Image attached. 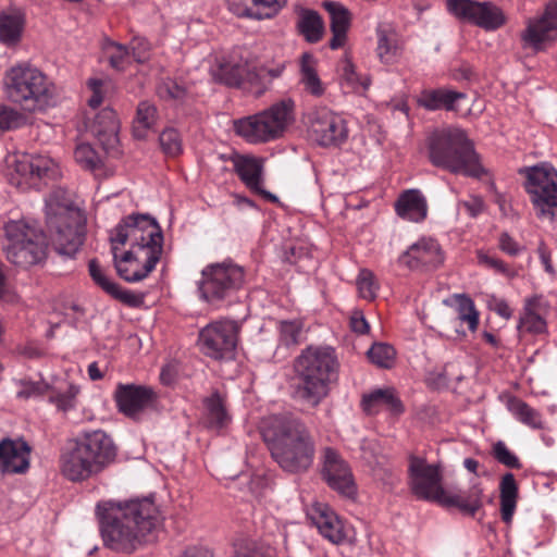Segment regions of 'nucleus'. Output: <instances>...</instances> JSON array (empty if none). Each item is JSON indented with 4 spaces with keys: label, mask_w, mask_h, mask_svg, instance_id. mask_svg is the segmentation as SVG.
<instances>
[{
    "label": "nucleus",
    "mask_w": 557,
    "mask_h": 557,
    "mask_svg": "<svg viewBox=\"0 0 557 557\" xmlns=\"http://www.w3.org/2000/svg\"><path fill=\"white\" fill-rule=\"evenodd\" d=\"M113 263L121 278L137 283L156 268L163 249V234L147 214L124 218L111 232Z\"/></svg>",
    "instance_id": "nucleus-1"
},
{
    "label": "nucleus",
    "mask_w": 557,
    "mask_h": 557,
    "mask_svg": "<svg viewBox=\"0 0 557 557\" xmlns=\"http://www.w3.org/2000/svg\"><path fill=\"white\" fill-rule=\"evenodd\" d=\"M100 534L106 547L124 554L138 549L159 523L158 509L149 498L98 504Z\"/></svg>",
    "instance_id": "nucleus-2"
},
{
    "label": "nucleus",
    "mask_w": 557,
    "mask_h": 557,
    "mask_svg": "<svg viewBox=\"0 0 557 557\" xmlns=\"http://www.w3.org/2000/svg\"><path fill=\"white\" fill-rule=\"evenodd\" d=\"M262 436L283 470L297 473L311 467L315 444L299 418L287 413L269 417L263 423Z\"/></svg>",
    "instance_id": "nucleus-3"
},
{
    "label": "nucleus",
    "mask_w": 557,
    "mask_h": 557,
    "mask_svg": "<svg viewBox=\"0 0 557 557\" xmlns=\"http://www.w3.org/2000/svg\"><path fill=\"white\" fill-rule=\"evenodd\" d=\"M339 368L333 347H307L294 361L293 398L312 408L319 406L337 382Z\"/></svg>",
    "instance_id": "nucleus-4"
},
{
    "label": "nucleus",
    "mask_w": 557,
    "mask_h": 557,
    "mask_svg": "<svg viewBox=\"0 0 557 557\" xmlns=\"http://www.w3.org/2000/svg\"><path fill=\"white\" fill-rule=\"evenodd\" d=\"M117 448L101 429L82 430L61 456V471L71 481H84L114 462Z\"/></svg>",
    "instance_id": "nucleus-5"
},
{
    "label": "nucleus",
    "mask_w": 557,
    "mask_h": 557,
    "mask_svg": "<svg viewBox=\"0 0 557 557\" xmlns=\"http://www.w3.org/2000/svg\"><path fill=\"white\" fill-rule=\"evenodd\" d=\"M430 162L454 174L480 178L485 173L466 132L458 127L435 131L428 138Z\"/></svg>",
    "instance_id": "nucleus-6"
},
{
    "label": "nucleus",
    "mask_w": 557,
    "mask_h": 557,
    "mask_svg": "<svg viewBox=\"0 0 557 557\" xmlns=\"http://www.w3.org/2000/svg\"><path fill=\"white\" fill-rule=\"evenodd\" d=\"M3 87L8 98L28 112L45 111L57 103V86L40 69L22 62L4 74Z\"/></svg>",
    "instance_id": "nucleus-7"
},
{
    "label": "nucleus",
    "mask_w": 557,
    "mask_h": 557,
    "mask_svg": "<svg viewBox=\"0 0 557 557\" xmlns=\"http://www.w3.org/2000/svg\"><path fill=\"white\" fill-rule=\"evenodd\" d=\"M59 193H52L46 200L47 226L55 251L72 258L85 239V226L81 214L71 203L61 202Z\"/></svg>",
    "instance_id": "nucleus-8"
},
{
    "label": "nucleus",
    "mask_w": 557,
    "mask_h": 557,
    "mask_svg": "<svg viewBox=\"0 0 557 557\" xmlns=\"http://www.w3.org/2000/svg\"><path fill=\"white\" fill-rule=\"evenodd\" d=\"M295 103L281 100L269 109L234 122L235 133L250 144L269 143L280 138L294 121Z\"/></svg>",
    "instance_id": "nucleus-9"
},
{
    "label": "nucleus",
    "mask_w": 557,
    "mask_h": 557,
    "mask_svg": "<svg viewBox=\"0 0 557 557\" xmlns=\"http://www.w3.org/2000/svg\"><path fill=\"white\" fill-rule=\"evenodd\" d=\"M7 259L27 269L46 259L47 242L44 232L26 221H10L4 226Z\"/></svg>",
    "instance_id": "nucleus-10"
},
{
    "label": "nucleus",
    "mask_w": 557,
    "mask_h": 557,
    "mask_svg": "<svg viewBox=\"0 0 557 557\" xmlns=\"http://www.w3.org/2000/svg\"><path fill=\"white\" fill-rule=\"evenodd\" d=\"M524 178V189L537 218L557 219V170L548 162H541L519 170Z\"/></svg>",
    "instance_id": "nucleus-11"
},
{
    "label": "nucleus",
    "mask_w": 557,
    "mask_h": 557,
    "mask_svg": "<svg viewBox=\"0 0 557 557\" xmlns=\"http://www.w3.org/2000/svg\"><path fill=\"white\" fill-rule=\"evenodd\" d=\"M244 283V268L225 260L203 268L198 289L202 299L215 304L242 288Z\"/></svg>",
    "instance_id": "nucleus-12"
},
{
    "label": "nucleus",
    "mask_w": 557,
    "mask_h": 557,
    "mask_svg": "<svg viewBox=\"0 0 557 557\" xmlns=\"http://www.w3.org/2000/svg\"><path fill=\"white\" fill-rule=\"evenodd\" d=\"M408 461V484L412 494L419 499L442 505L448 493L442 485V466L429 463L425 458L413 454L409 455Z\"/></svg>",
    "instance_id": "nucleus-13"
},
{
    "label": "nucleus",
    "mask_w": 557,
    "mask_h": 557,
    "mask_svg": "<svg viewBox=\"0 0 557 557\" xmlns=\"http://www.w3.org/2000/svg\"><path fill=\"white\" fill-rule=\"evenodd\" d=\"M239 325L228 319L213 321L199 332V349L213 359L231 358L237 345Z\"/></svg>",
    "instance_id": "nucleus-14"
},
{
    "label": "nucleus",
    "mask_w": 557,
    "mask_h": 557,
    "mask_svg": "<svg viewBox=\"0 0 557 557\" xmlns=\"http://www.w3.org/2000/svg\"><path fill=\"white\" fill-rule=\"evenodd\" d=\"M446 8L458 20L472 23L485 30H496L507 21L503 10L490 1L446 0Z\"/></svg>",
    "instance_id": "nucleus-15"
},
{
    "label": "nucleus",
    "mask_w": 557,
    "mask_h": 557,
    "mask_svg": "<svg viewBox=\"0 0 557 557\" xmlns=\"http://www.w3.org/2000/svg\"><path fill=\"white\" fill-rule=\"evenodd\" d=\"M308 132L323 147L338 146L348 137L346 122L327 108H317L308 114Z\"/></svg>",
    "instance_id": "nucleus-16"
},
{
    "label": "nucleus",
    "mask_w": 557,
    "mask_h": 557,
    "mask_svg": "<svg viewBox=\"0 0 557 557\" xmlns=\"http://www.w3.org/2000/svg\"><path fill=\"white\" fill-rule=\"evenodd\" d=\"M523 47L542 51L557 40V0L546 3L541 16L527 21L520 35Z\"/></svg>",
    "instance_id": "nucleus-17"
},
{
    "label": "nucleus",
    "mask_w": 557,
    "mask_h": 557,
    "mask_svg": "<svg viewBox=\"0 0 557 557\" xmlns=\"http://www.w3.org/2000/svg\"><path fill=\"white\" fill-rule=\"evenodd\" d=\"M322 474L329 486L347 497L356 493V485L348 463L333 448L323 450Z\"/></svg>",
    "instance_id": "nucleus-18"
},
{
    "label": "nucleus",
    "mask_w": 557,
    "mask_h": 557,
    "mask_svg": "<svg viewBox=\"0 0 557 557\" xmlns=\"http://www.w3.org/2000/svg\"><path fill=\"white\" fill-rule=\"evenodd\" d=\"M32 447L23 437L0 440V474H25L30 467Z\"/></svg>",
    "instance_id": "nucleus-19"
},
{
    "label": "nucleus",
    "mask_w": 557,
    "mask_h": 557,
    "mask_svg": "<svg viewBox=\"0 0 557 557\" xmlns=\"http://www.w3.org/2000/svg\"><path fill=\"white\" fill-rule=\"evenodd\" d=\"M268 75L274 77L277 76V73L265 69L257 70L247 62H223L212 70V76L215 81L234 87H240L246 82L251 85L259 84Z\"/></svg>",
    "instance_id": "nucleus-20"
},
{
    "label": "nucleus",
    "mask_w": 557,
    "mask_h": 557,
    "mask_svg": "<svg viewBox=\"0 0 557 557\" xmlns=\"http://www.w3.org/2000/svg\"><path fill=\"white\" fill-rule=\"evenodd\" d=\"M443 261V251L438 243L433 238L419 239L399 257V263L411 270L435 269Z\"/></svg>",
    "instance_id": "nucleus-21"
},
{
    "label": "nucleus",
    "mask_w": 557,
    "mask_h": 557,
    "mask_svg": "<svg viewBox=\"0 0 557 557\" xmlns=\"http://www.w3.org/2000/svg\"><path fill=\"white\" fill-rule=\"evenodd\" d=\"M13 164L15 173L22 178L16 182L17 185L28 184L33 180L54 177L58 173L55 162L51 158L41 154L15 157Z\"/></svg>",
    "instance_id": "nucleus-22"
},
{
    "label": "nucleus",
    "mask_w": 557,
    "mask_h": 557,
    "mask_svg": "<svg viewBox=\"0 0 557 557\" xmlns=\"http://www.w3.org/2000/svg\"><path fill=\"white\" fill-rule=\"evenodd\" d=\"M234 169L243 183L252 191L261 195L271 202H276L277 197L263 189V164L262 160L250 157L239 156L234 160Z\"/></svg>",
    "instance_id": "nucleus-23"
},
{
    "label": "nucleus",
    "mask_w": 557,
    "mask_h": 557,
    "mask_svg": "<svg viewBox=\"0 0 557 557\" xmlns=\"http://www.w3.org/2000/svg\"><path fill=\"white\" fill-rule=\"evenodd\" d=\"M89 275L97 286L104 293L129 307H139L144 302V298L139 294H135L128 289H123L117 283L111 280L95 259L88 263Z\"/></svg>",
    "instance_id": "nucleus-24"
},
{
    "label": "nucleus",
    "mask_w": 557,
    "mask_h": 557,
    "mask_svg": "<svg viewBox=\"0 0 557 557\" xmlns=\"http://www.w3.org/2000/svg\"><path fill=\"white\" fill-rule=\"evenodd\" d=\"M89 275L97 286L104 293L129 307H139L144 302V298L139 294H135L128 289H123L117 283L111 280L95 259L88 263Z\"/></svg>",
    "instance_id": "nucleus-25"
},
{
    "label": "nucleus",
    "mask_w": 557,
    "mask_h": 557,
    "mask_svg": "<svg viewBox=\"0 0 557 557\" xmlns=\"http://www.w3.org/2000/svg\"><path fill=\"white\" fill-rule=\"evenodd\" d=\"M322 7L329 14L332 32L329 46L332 50L343 48L347 41V33L351 24L349 10L337 1H323Z\"/></svg>",
    "instance_id": "nucleus-26"
},
{
    "label": "nucleus",
    "mask_w": 557,
    "mask_h": 557,
    "mask_svg": "<svg viewBox=\"0 0 557 557\" xmlns=\"http://www.w3.org/2000/svg\"><path fill=\"white\" fill-rule=\"evenodd\" d=\"M286 0H227L231 12L239 17L265 20L275 16Z\"/></svg>",
    "instance_id": "nucleus-27"
},
{
    "label": "nucleus",
    "mask_w": 557,
    "mask_h": 557,
    "mask_svg": "<svg viewBox=\"0 0 557 557\" xmlns=\"http://www.w3.org/2000/svg\"><path fill=\"white\" fill-rule=\"evenodd\" d=\"M153 396V391L145 386L119 385L115 391L116 405L127 416H134L146 408Z\"/></svg>",
    "instance_id": "nucleus-28"
},
{
    "label": "nucleus",
    "mask_w": 557,
    "mask_h": 557,
    "mask_svg": "<svg viewBox=\"0 0 557 557\" xmlns=\"http://www.w3.org/2000/svg\"><path fill=\"white\" fill-rule=\"evenodd\" d=\"M309 518L320 534L331 543L339 544L345 540L343 522L327 506L322 504L313 506Z\"/></svg>",
    "instance_id": "nucleus-29"
},
{
    "label": "nucleus",
    "mask_w": 557,
    "mask_h": 557,
    "mask_svg": "<svg viewBox=\"0 0 557 557\" xmlns=\"http://www.w3.org/2000/svg\"><path fill=\"white\" fill-rule=\"evenodd\" d=\"M361 407L367 414H376L382 410H388L394 414H400L404 406L394 388H376L364 394Z\"/></svg>",
    "instance_id": "nucleus-30"
},
{
    "label": "nucleus",
    "mask_w": 557,
    "mask_h": 557,
    "mask_svg": "<svg viewBox=\"0 0 557 557\" xmlns=\"http://www.w3.org/2000/svg\"><path fill=\"white\" fill-rule=\"evenodd\" d=\"M395 210L401 219L418 223L426 218L428 202L420 190L409 189L399 196Z\"/></svg>",
    "instance_id": "nucleus-31"
},
{
    "label": "nucleus",
    "mask_w": 557,
    "mask_h": 557,
    "mask_svg": "<svg viewBox=\"0 0 557 557\" xmlns=\"http://www.w3.org/2000/svg\"><path fill=\"white\" fill-rule=\"evenodd\" d=\"M231 416L225 405V397L214 391L203 399L202 423L206 428L220 431L228 425Z\"/></svg>",
    "instance_id": "nucleus-32"
},
{
    "label": "nucleus",
    "mask_w": 557,
    "mask_h": 557,
    "mask_svg": "<svg viewBox=\"0 0 557 557\" xmlns=\"http://www.w3.org/2000/svg\"><path fill=\"white\" fill-rule=\"evenodd\" d=\"M25 26V14L21 10H11L0 14V42L8 47L20 42Z\"/></svg>",
    "instance_id": "nucleus-33"
},
{
    "label": "nucleus",
    "mask_w": 557,
    "mask_h": 557,
    "mask_svg": "<svg viewBox=\"0 0 557 557\" xmlns=\"http://www.w3.org/2000/svg\"><path fill=\"white\" fill-rule=\"evenodd\" d=\"M299 82L306 92L313 97H321L325 92V86L319 77L317 61L310 53H304L299 64Z\"/></svg>",
    "instance_id": "nucleus-34"
},
{
    "label": "nucleus",
    "mask_w": 557,
    "mask_h": 557,
    "mask_svg": "<svg viewBox=\"0 0 557 557\" xmlns=\"http://www.w3.org/2000/svg\"><path fill=\"white\" fill-rule=\"evenodd\" d=\"M466 98V94L449 90V89H434L425 90L419 98V104L423 108L435 111V110H455V103Z\"/></svg>",
    "instance_id": "nucleus-35"
},
{
    "label": "nucleus",
    "mask_w": 557,
    "mask_h": 557,
    "mask_svg": "<svg viewBox=\"0 0 557 557\" xmlns=\"http://www.w3.org/2000/svg\"><path fill=\"white\" fill-rule=\"evenodd\" d=\"M482 488L475 484L465 495L448 492L442 505L457 507L460 511L474 516L482 507Z\"/></svg>",
    "instance_id": "nucleus-36"
},
{
    "label": "nucleus",
    "mask_w": 557,
    "mask_h": 557,
    "mask_svg": "<svg viewBox=\"0 0 557 557\" xmlns=\"http://www.w3.org/2000/svg\"><path fill=\"white\" fill-rule=\"evenodd\" d=\"M500 513L504 522L509 523L517 506L518 485L512 473H506L499 484Z\"/></svg>",
    "instance_id": "nucleus-37"
},
{
    "label": "nucleus",
    "mask_w": 557,
    "mask_h": 557,
    "mask_svg": "<svg viewBox=\"0 0 557 557\" xmlns=\"http://www.w3.org/2000/svg\"><path fill=\"white\" fill-rule=\"evenodd\" d=\"M376 37L379 59L385 64L394 63L399 51L396 33L387 27H377Z\"/></svg>",
    "instance_id": "nucleus-38"
},
{
    "label": "nucleus",
    "mask_w": 557,
    "mask_h": 557,
    "mask_svg": "<svg viewBox=\"0 0 557 557\" xmlns=\"http://www.w3.org/2000/svg\"><path fill=\"white\" fill-rule=\"evenodd\" d=\"M298 29L309 42H318L324 33V23L318 12L304 10L298 17Z\"/></svg>",
    "instance_id": "nucleus-39"
},
{
    "label": "nucleus",
    "mask_w": 557,
    "mask_h": 557,
    "mask_svg": "<svg viewBox=\"0 0 557 557\" xmlns=\"http://www.w3.org/2000/svg\"><path fill=\"white\" fill-rule=\"evenodd\" d=\"M339 72L342 84L350 88L352 91H364L371 84L370 77L368 75L359 74L348 57H345L341 61Z\"/></svg>",
    "instance_id": "nucleus-40"
},
{
    "label": "nucleus",
    "mask_w": 557,
    "mask_h": 557,
    "mask_svg": "<svg viewBox=\"0 0 557 557\" xmlns=\"http://www.w3.org/2000/svg\"><path fill=\"white\" fill-rule=\"evenodd\" d=\"M453 300L457 312L456 320L460 323H467L468 329L474 332L479 325V312L473 300L465 294L454 295Z\"/></svg>",
    "instance_id": "nucleus-41"
},
{
    "label": "nucleus",
    "mask_w": 557,
    "mask_h": 557,
    "mask_svg": "<svg viewBox=\"0 0 557 557\" xmlns=\"http://www.w3.org/2000/svg\"><path fill=\"white\" fill-rule=\"evenodd\" d=\"M94 132L99 137L108 136L110 141H115L119 132L116 113L110 108L101 110L95 117Z\"/></svg>",
    "instance_id": "nucleus-42"
},
{
    "label": "nucleus",
    "mask_w": 557,
    "mask_h": 557,
    "mask_svg": "<svg viewBox=\"0 0 557 557\" xmlns=\"http://www.w3.org/2000/svg\"><path fill=\"white\" fill-rule=\"evenodd\" d=\"M102 50L115 70L123 71L132 61L128 47L116 41L104 39Z\"/></svg>",
    "instance_id": "nucleus-43"
},
{
    "label": "nucleus",
    "mask_w": 557,
    "mask_h": 557,
    "mask_svg": "<svg viewBox=\"0 0 557 557\" xmlns=\"http://www.w3.org/2000/svg\"><path fill=\"white\" fill-rule=\"evenodd\" d=\"M157 119V108L148 102L143 101L138 104L136 119L134 121V134L138 138H144L146 132L152 127Z\"/></svg>",
    "instance_id": "nucleus-44"
},
{
    "label": "nucleus",
    "mask_w": 557,
    "mask_h": 557,
    "mask_svg": "<svg viewBox=\"0 0 557 557\" xmlns=\"http://www.w3.org/2000/svg\"><path fill=\"white\" fill-rule=\"evenodd\" d=\"M512 414L523 424L532 429H542L543 422L539 411L531 408L527 403L520 399H513L509 404Z\"/></svg>",
    "instance_id": "nucleus-45"
},
{
    "label": "nucleus",
    "mask_w": 557,
    "mask_h": 557,
    "mask_svg": "<svg viewBox=\"0 0 557 557\" xmlns=\"http://www.w3.org/2000/svg\"><path fill=\"white\" fill-rule=\"evenodd\" d=\"M15 385L18 387L16 397L18 399L27 400L30 398H39L48 393L50 385L44 381H32V380H16Z\"/></svg>",
    "instance_id": "nucleus-46"
},
{
    "label": "nucleus",
    "mask_w": 557,
    "mask_h": 557,
    "mask_svg": "<svg viewBox=\"0 0 557 557\" xmlns=\"http://www.w3.org/2000/svg\"><path fill=\"white\" fill-rule=\"evenodd\" d=\"M367 355L373 364L388 369L394 363L396 351L388 344L375 343L370 347Z\"/></svg>",
    "instance_id": "nucleus-47"
},
{
    "label": "nucleus",
    "mask_w": 557,
    "mask_h": 557,
    "mask_svg": "<svg viewBox=\"0 0 557 557\" xmlns=\"http://www.w3.org/2000/svg\"><path fill=\"white\" fill-rule=\"evenodd\" d=\"M75 161L84 169L95 171L102 164L101 157L89 144H78L74 150Z\"/></svg>",
    "instance_id": "nucleus-48"
},
{
    "label": "nucleus",
    "mask_w": 557,
    "mask_h": 557,
    "mask_svg": "<svg viewBox=\"0 0 557 557\" xmlns=\"http://www.w3.org/2000/svg\"><path fill=\"white\" fill-rule=\"evenodd\" d=\"M302 323L298 320L283 321L280 324V341L285 346L296 345L300 342Z\"/></svg>",
    "instance_id": "nucleus-49"
},
{
    "label": "nucleus",
    "mask_w": 557,
    "mask_h": 557,
    "mask_svg": "<svg viewBox=\"0 0 557 557\" xmlns=\"http://www.w3.org/2000/svg\"><path fill=\"white\" fill-rule=\"evenodd\" d=\"M163 152L174 157L182 152V138L175 128H165L159 136Z\"/></svg>",
    "instance_id": "nucleus-50"
},
{
    "label": "nucleus",
    "mask_w": 557,
    "mask_h": 557,
    "mask_svg": "<svg viewBox=\"0 0 557 557\" xmlns=\"http://www.w3.org/2000/svg\"><path fill=\"white\" fill-rule=\"evenodd\" d=\"M546 317L523 310L518 329L528 333L543 334L547 331Z\"/></svg>",
    "instance_id": "nucleus-51"
},
{
    "label": "nucleus",
    "mask_w": 557,
    "mask_h": 557,
    "mask_svg": "<svg viewBox=\"0 0 557 557\" xmlns=\"http://www.w3.org/2000/svg\"><path fill=\"white\" fill-rule=\"evenodd\" d=\"M493 457L502 465L510 469H520L522 467L519 458L507 447L503 441H498L492 448Z\"/></svg>",
    "instance_id": "nucleus-52"
},
{
    "label": "nucleus",
    "mask_w": 557,
    "mask_h": 557,
    "mask_svg": "<svg viewBox=\"0 0 557 557\" xmlns=\"http://www.w3.org/2000/svg\"><path fill=\"white\" fill-rule=\"evenodd\" d=\"M478 261L480 264L494 270L496 273L503 274L507 277H515L516 272L512 271L507 263L494 255L484 251H478Z\"/></svg>",
    "instance_id": "nucleus-53"
},
{
    "label": "nucleus",
    "mask_w": 557,
    "mask_h": 557,
    "mask_svg": "<svg viewBox=\"0 0 557 557\" xmlns=\"http://www.w3.org/2000/svg\"><path fill=\"white\" fill-rule=\"evenodd\" d=\"M157 92L164 100H182L185 97L186 89L174 79L165 78L158 85Z\"/></svg>",
    "instance_id": "nucleus-54"
},
{
    "label": "nucleus",
    "mask_w": 557,
    "mask_h": 557,
    "mask_svg": "<svg viewBox=\"0 0 557 557\" xmlns=\"http://www.w3.org/2000/svg\"><path fill=\"white\" fill-rule=\"evenodd\" d=\"M357 287L360 296L363 299H374L376 296L377 286L374 283L372 272L369 270H361L357 278Z\"/></svg>",
    "instance_id": "nucleus-55"
},
{
    "label": "nucleus",
    "mask_w": 557,
    "mask_h": 557,
    "mask_svg": "<svg viewBox=\"0 0 557 557\" xmlns=\"http://www.w3.org/2000/svg\"><path fill=\"white\" fill-rule=\"evenodd\" d=\"M131 52V59L144 63L150 57V44L143 37H134L127 46Z\"/></svg>",
    "instance_id": "nucleus-56"
},
{
    "label": "nucleus",
    "mask_w": 557,
    "mask_h": 557,
    "mask_svg": "<svg viewBox=\"0 0 557 557\" xmlns=\"http://www.w3.org/2000/svg\"><path fill=\"white\" fill-rule=\"evenodd\" d=\"M22 115L14 109L0 104V132L16 128L21 124Z\"/></svg>",
    "instance_id": "nucleus-57"
},
{
    "label": "nucleus",
    "mask_w": 557,
    "mask_h": 557,
    "mask_svg": "<svg viewBox=\"0 0 557 557\" xmlns=\"http://www.w3.org/2000/svg\"><path fill=\"white\" fill-rule=\"evenodd\" d=\"M550 305L543 296L536 295L528 298L524 302V311L546 317L549 312Z\"/></svg>",
    "instance_id": "nucleus-58"
},
{
    "label": "nucleus",
    "mask_w": 557,
    "mask_h": 557,
    "mask_svg": "<svg viewBox=\"0 0 557 557\" xmlns=\"http://www.w3.org/2000/svg\"><path fill=\"white\" fill-rule=\"evenodd\" d=\"M235 557H273V550L269 546L251 544L240 548Z\"/></svg>",
    "instance_id": "nucleus-59"
},
{
    "label": "nucleus",
    "mask_w": 557,
    "mask_h": 557,
    "mask_svg": "<svg viewBox=\"0 0 557 557\" xmlns=\"http://www.w3.org/2000/svg\"><path fill=\"white\" fill-rule=\"evenodd\" d=\"M498 247L499 249L511 256H518L522 250L523 247L519 245L518 242H516L508 233H502L498 238Z\"/></svg>",
    "instance_id": "nucleus-60"
},
{
    "label": "nucleus",
    "mask_w": 557,
    "mask_h": 557,
    "mask_svg": "<svg viewBox=\"0 0 557 557\" xmlns=\"http://www.w3.org/2000/svg\"><path fill=\"white\" fill-rule=\"evenodd\" d=\"M349 324L352 332L357 334H367L370 330V325L364 318L363 312L360 310H355L351 312Z\"/></svg>",
    "instance_id": "nucleus-61"
},
{
    "label": "nucleus",
    "mask_w": 557,
    "mask_h": 557,
    "mask_svg": "<svg viewBox=\"0 0 557 557\" xmlns=\"http://www.w3.org/2000/svg\"><path fill=\"white\" fill-rule=\"evenodd\" d=\"M88 85L92 91L91 97L88 100V104L96 109L102 103V82L100 79H89Z\"/></svg>",
    "instance_id": "nucleus-62"
},
{
    "label": "nucleus",
    "mask_w": 557,
    "mask_h": 557,
    "mask_svg": "<svg viewBox=\"0 0 557 557\" xmlns=\"http://www.w3.org/2000/svg\"><path fill=\"white\" fill-rule=\"evenodd\" d=\"M537 253L542 264L544 265L545 271L548 274L554 275L555 269L550 261V251L547 249L546 245L543 242H541L537 247Z\"/></svg>",
    "instance_id": "nucleus-63"
},
{
    "label": "nucleus",
    "mask_w": 557,
    "mask_h": 557,
    "mask_svg": "<svg viewBox=\"0 0 557 557\" xmlns=\"http://www.w3.org/2000/svg\"><path fill=\"white\" fill-rule=\"evenodd\" d=\"M181 557H213V555L210 553V550L203 548V547H189L187 548Z\"/></svg>",
    "instance_id": "nucleus-64"
}]
</instances>
